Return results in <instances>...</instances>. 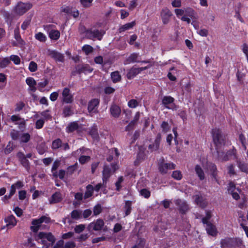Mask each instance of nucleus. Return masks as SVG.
Returning a JSON list of instances; mask_svg holds the SVG:
<instances>
[{
  "instance_id": "7ed1b4c3",
  "label": "nucleus",
  "mask_w": 248,
  "mask_h": 248,
  "mask_svg": "<svg viewBox=\"0 0 248 248\" xmlns=\"http://www.w3.org/2000/svg\"><path fill=\"white\" fill-rule=\"evenodd\" d=\"M118 166L117 164H112L110 167L105 165L102 172V180L103 184H106L110 176L118 169Z\"/></svg>"
},
{
  "instance_id": "5701e85b",
  "label": "nucleus",
  "mask_w": 248,
  "mask_h": 248,
  "mask_svg": "<svg viewBox=\"0 0 248 248\" xmlns=\"http://www.w3.org/2000/svg\"><path fill=\"white\" fill-rule=\"evenodd\" d=\"M110 112L113 117L118 118L121 114V110L118 106L114 104L110 108Z\"/></svg>"
},
{
  "instance_id": "c03bdc74",
  "label": "nucleus",
  "mask_w": 248,
  "mask_h": 248,
  "mask_svg": "<svg viewBox=\"0 0 248 248\" xmlns=\"http://www.w3.org/2000/svg\"><path fill=\"white\" fill-rule=\"evenodd\" d=\"M62 140L59 139L55 140L52 142V148L53 149H57L59 148L62 146Z\"/></svg>"
},
{
  "instance_id": "0e129e2a",
  "label": "nucleus",
  "mask_w": 248,
  "mask_h": 248,
  "mask_svg": "<svg viewBox=\"0 0 248 248\" xmlns=\"http://www.w3.org/2000/svg\"><path fill=\"white\" fill-rule=\"evenodd\" d=\"M41 116L44 118L45 120H48L51 119V116L48 113V111H44L41 113Z\"/></svg>"
},
{
  "instance_id": "0eeeda50",
  "label": "nucleus",
  "mask_w": 248,
  "mask_h": 248,
  "mask_svg": "<svg viewBox=\"0 0 248 248\" xmlns=\"http://www.w3.org/2000/svg\"><path fill=\"white\" fill-rule=\"evenodd\" d=\"M90 152V150L82 148L73 153V155L74 156L80 155V157L79 158V162L81 164H83L90 160V156L85 155L86 154H88Z\"/></svg>"
},
{
  "instance_id": "052dcab7",
  "label": "nucleus",
  "mask_w": 248,
  "mask_h": 248,
  "mask_svg": "<svg viewBox=\"0 0 248 248\" xmlns=\"http://www.w3.org/2000/svg\"><path fill=\"white\" fill-rule=\"evenodd\" d=\"M85 228V226L83 224L77 225L74 229L76 233H80L82 232Z\"/></svg>"
},
{
  "instance_id": "e433bc0d",
  "label": "nucleus",
  "mask_w": 248,
  "mask_h": 248,
  "mask_svg": "<svg viewBox=\"0 0 248 248\" xmlns=\"http://www.w3.org/2000/svg\"><path fill=\"white\" fill-rule=\"evenodd\" d=\"M111 79L113 82H117L121 80V76L118 71L112 72L111 74Z\"/></svg>"
},
{
  "instance_id": "1a4fd4ad",
  "label": "nucleus",
  "mask_w": 248,
  "mask_h": 248,
  "mask_svg": "<svg viewBox=\"0 0 248 248\" xmlns=\"http://www.w3.org/2000/svg\"><path fill=\"white\" fill-rule=\"evenodd\" d=\"M213 141L217 147L224 144V138L218 129H214L212 131Z\"/></svg>"
},
{
  "instance_id": "3c124183",
  "label": "nucleus",
  "mask_w": 248,
  "mask_h": 248,
  "mask_svg": "<svg viewBox=\"0 0 248 248\" xmlns=\"http://www.w3.org/2000/svg\"><path fill=\"white\" fill-rule=\"evenodd\" d=\"M90 135L92 136L94 140H97L98 139V134L97 130L96 127L93 128L90 131Z\"/></svg>"
},
{
  "instance_id": "6ab92c4d",
  "label": "nucleus",
  "mask_w": 248,
  "mask_h": 248,
  "mask_svg": "<svg viewBox=\"0 0 248 248\" xmlns=\"http://www.w3.org/2000/svg\"><path fill=\"white\" fill-rule=\"evenodd\" d=\"M63 199V196L59 192L54 193L49 199L50 204H54L60 202Z\"/></svg>"
},
{
  "instance_id": "680f3d73",
  "label": "nucleus",
  "mask_w": 248,
  "mask_h": 248,
  "mask_svg": "<svg viewBox=\"0 0 248 248\" xmlns=\"http://www.w3.org/2000/svg\"><path fill=\"white\" fill-rule=\"evenodd\" d=\"M139 55L136 53L132 54L128 58V61L129 62H137Z\"/></svg>"
},
{
  "instance_id": "b1692460",
  "label": "nucleus",
  "mask_w": 248,
  "mask_h": 248,
  "mask_svg": "<svg viewBox=\"0 0 248 248\" xmlns=\"http://www.w3.org/2000/svg\"><path fill=\"white\" fill-rule=\"evenodd\" d=\"M160 140L161 136L160 134H158L157 135L154 143L149 145V149H150L151 152L158 150L159 147Z\"/></svg>"
},
{
  "instance_id": "e2e57ef3",
  "label": "nucleus",
  "mask_w": 248,
  "mask_h": 248,
  "mask_svg": "<svg viewBox=\"0 0 248 248\" xmlns=\"http://www.w3.org/2000/svg\"><path fill=\"white\" fill-rule=\"evenodd\" d=\"M140 194L145 198H148L150 196V192L146 189L140 190Z\"/></svg>"
},
{
  "instance_id": "f704fd0d",
  "label": "nucleus",
  "mask_w": 248,
  "mask_h": 248,
  "mask_svg": "<svg viewBox=\"0 0 248 248\" xmlns=\"http://www.w3.org/2000/svg\"><path fill=\"white\" fill-rule=\"evenodd\" d=\"M34 38L41 42H45L47 39L46 35L41 32L35 33Z\"/></svg>"
},
{
  "instance_id": "9b49d317",
  "label": "nucleus",
  "mask_w": 248,
  "mask_h": 248,
  "mask_svg": "<svg viewBox=\"0 0 248 248\" xmlns=\"http://www.w3.org/2000/svg\"><path fill=\"white\" fill-rule=\"evenodd\" d=\"M172 15L171 11L168 8L165 7L162 9L160 12V17L163 24H168Z\"/></svg>"
},
{
  "instance_id": "f03ea898",
  "label": "nucleus",
  "mask_w": 248,
  "mask_h": 248,
  "mask_svg": "<svg viewBox=\"0 0 248 248\" xmlns=\"http://www.w3.org/2000/svg\"><path fill=\"white\" fill-rule=\"evenodd\" d=\"M174 13L178 18H180L183 21L190 23L191 20L188 16L192 17L195 14L194 10L190 7L185 9H175Z\"/></svg>"
},
{
  "instance_id": "f8f14e48",
  "label": "nucleus",
  "mask_w": 248,
  "mask_h": 248,
  "mask_svg": "<svg viewBox=\"0 0 248 248\" xmlns=\"http://www.w3.org/2000/svg\"><path fill=\"white\" fill-rule=\"evenodd\" d=\"M206 172L210 174L213 179L218 182L217 170L216 166L212 163H207L206 165Z\"/></svg>"
},
{
  "instance_id": "603ef678",
  "label": "nucleus",
  "mask_w": 248,
  "mask_h": 248,
  "mask_svg": "<svg viewBox=\"0 0 248 248\" xmlns=\"http://www.w3.org/2000/svg\"><path fill=\"white\" fill-rule=\"evenodd\" d=\"M77 163L72 165L67 168V174H72L77 169Z\"/></svg>"
},
{
  "instance_id": "a878e982",
  "label": "nucleus",
  "mask_w": 248,
  "mask_h": 248,
  "mask_svg": "<svg viewBox=\"0 0 248 248\" xmlns=\"http://www.w3.org/2000/svg\"><path fill=\"white\" fill-rule=\"evenodd\" d=\"M26 82L29 85L30 87V90L31 91H32V92H34L36 90V82L32 78H28L26 79Z\"/></svg>"
},
{
  "instance_id": "69168bd1",
  "label": "nucleus",
  "mask_w": 248,
  "mask_h": 248,
  "mask_svg": "<svg viewBox=\"0 0 248 248\" xmlns=\"http://www.w3.org/2000/svg\"><path fill=\"white\" fill-rule=\"evenodd\" d=\"M44 120L43 119L38 120L35 123V128L38 129L42 128L44 125Z\"/></svg>"
},
{
  "instance_id": "ddd939ff",
  "label": "nucleus",
  "mask_w": 248,
  "mask_h": 248,
  "mask_svg": "<svg viewBox=\"0 0 248 248\" xmlns=\"http://www.w3.org/2000/svg\"><path fill=\"white\" fill-rule=\"evenodd\" d=\"M62 100L63 102L70 104L73 101V95L71 93L70 90L69 88L66 87L62 90Z\"/></svg>"
},
{
  "instance_id": "aec40b11",
  "label": "nucleus",
  "mask_w": 248,
  "mask_h": 248,
  "mask_svg": "<svg viewBox=\"0 0 248 248\" xmlns=\"http://www.w3.org/2000/svg\"><path fill=\"white\" fill-rule=\"evenodd\" d=\"M49 55L57 61H59L60 62H63L64 61V59L63 54L57 51L54 50L50 51Z\"/></svg>"
},
{
  "instance_id": "a19ab883",
  "label": "nucleus",
  "mask_w": 248,
  "mask_h": 248,
  "mask_svg": "<svg viewBox=\"0 0 248 248\" xmlns=\"http://www.w3.org/2000/svg\"><path fill=\"white\" fill-rule=\"evenodd\" d=\"M6 76L2 73H0V89H2L4 88L6 84Z\"/></svg>"
},
{
  "instance_id": "9d476101",
  "label": "nucleus",
  "mask_w": 248,
  "mask_h": 248,
  "mask_svg": "<svg viewBox=\"0 0 248 248\" xmlns=\"http://www.w3.org/2000/svg\"><path fill=\"white\" fill-rule=\"evenodd\" d=\"M159 161V170L162 174L167 173L168 170L174 169L175 168L176 165L174 163H166L163 158L160 159Z\"/></svg>"
},
{
  "instance_id": "4d7b16f0",
  "label": "nucleus",
  "mask_w": 248,
  "mask_h": 248,
  "mask_svg": "<svg viewBox=\"0 0 248 248\" xmlns=\"http://www.w3.org/2000/svg\"><path fill=\"white\" fill-rule=\"evenodd\" d=\"M56 176H53L55 178L59 177L61 179H63L65 175V171L63 170H60L59 172L56 171Z\"/></svg>"
},
{
  "instance_id": "393cba45",
  "label": "nucleus",
  "mask_w": 248,
  "mask_h": 248,
  "mask_svg": "<svg viewBox=\"0 0 248 248\" xmlns=\"http://www.w3.org/2000/svg\"><path fill=\"white\" fill-rule=\"evenodd\" d=\"M136 25L135 21H132L130 23H127L124 25L121 26L118 31L120 33L124 32L126 31L132 29Z\"/></svg>"
},
{
  "instance_id": "c85d7f7f",
  "label": "nucleus",
  "mask_w": 248,
  "mask_h": 248,
  "mask_svg": "<svg viewBox=\"0 0 248 248\" xmlns=\"http://www.w3.org/2000/svg\"><path fill=\"white\" fill-rule=\"evenodd\" d=\"M195 171L196 172V173L199 177V179L201 180H202L204 179L205 178V174L204 173V171L201 167L199 165H197L195 167Z\"/></svg>"
},
{
  "instance_id": "7c9ffc66",
  "label": "nucleus",
  "mask_w": 248,
  "mask_h": 248,
  "mask_svg": "<svg viewBox=\"0 0 248 248\" xmlns=\"http://www.w3.org/2000/svg\"><path fill=\"white\" fill-rule=\"evenodd\" d=\"M5 222L7 223V225H11L15 226L16 224V220L15 217L13 215H10L4 219Z\"/></svg>"
},
{
  "instance_id": "bf43d9fd",
  "label": "nucleus",
  "mask_w": 248,
  "mask_h": 248,
  "mask_svg": "<svg viewBox=\"0 0 248 248\" xmlns=\"http://www.w3.org/2000/svg\"><path fill=\"white\" fill-rule=\"evenodd\" d=\"M139 103L135 99H131L128 102V106L131 108H135L138 106Z\"/></svg>"
},
{
  "instance_id": "4c0bfd02",
  "label": "nucleus",
  "mask_w": 248,
  "mask_h": 248,
  "mask_svg": "<svg viewBox=\"0 0 248 248\" xmlns=\"http://www.w3.org/2000/svg\"><path fill=\"white\" fill-rule=\"evenodd\" d=\"M78 128V124L76 122H73L70 123L68 126L66 127V131L68 132H72Z\"/></svg>"
},
{
  "instance_id": "423d86ee",
  "label": "nucleus",
  "mask_w": 248,
  "mask_h": 248,
  "mask_svg": "<svg viewBox=\"0 0 248 248\" xmlns=\"http://www.w3.org/2000/svg\"><path fill=\"white\" fill-rule=\"evenodd\" d=\"M44 30L47 32L49 37L53 40H57L60 36V31L55 29L53 25H47L44 26Z\"/></svg>"
},
{
  "instance_id": "09e8293b",
  "label": "nucleus",
  "mask_w": 248,
  "mask_h": 248,
  "mask_svg": "<svg viewBox=\"0 0 248 248\" xmlns=\"http://www.w3.org/2000/svg\"><path fill=\"white\" fill-rule=\"evenodd\" d=\"M20 134H19V132L18 131L15 130H12L10 133L11 138L14 140L19 139Z\"/></svg>"
},
{
  "instance_id": "5fc2aeb1",
  "label": "nucleus",
  "mask_w": 248,
  "mask_h": 248,
  "mask_svg": "<svg viewBox=\"0 0 248 248\" xmlns=\"http://www.w3.org/2000/svg\"><path fill=\"white\" fill-rule=\"evenodd\" d=\"M12 61L15 64H19L20 62V59L17 55H11L10 56V61Z\"/></svg>"
},
{
  "instance_id": "f257e3e1",
  "label": "nucleus",
  "mask_w": 248,
  "mask_h": 248,
  "mask_svg": "<svg viewBox=\"0 0 248 248\" xmlns=\"http://www.w3.org/2000/svg\"><path fill=\"white\" fill-rule=\"evenodd\" d=\"M35 240L43 245L42 248H47L54 243L55 238L50 232H40L36 235Z\"/></svg>"
},
{
  "instance_id": "13d9d810",
  "label": "nucleus",
  "mask_w": 248,
  "mask_h": 248,
  "mask_svg": "<svg viewBox=\"0 0 248 248\" xmlns=\"http://www.w3.org/2000/svg\"><path fill=\"white\" fill-rule=\"evenodd\" d=\"M144 245V239L140 238L138 240V244L137 245H136L133 248H143Z\"/></svg>"
},
{
  "instance_id": "864d4df0",
  "label": "nucleus",
  "mask_w": 248,
  "mask_h": 248,
  "mask_svg": "<svg viewBox=\"0 0 248 248\" xmlns=\"http://www.w3.org/2000/svg\"><path fill=\"white\" fill-rule=\"evenodd\" d=\"M124 181V178L123 176H120L118 178L117 181L115 183V186L116 190L119 191L121 188V184Z\"/></svg>"
},
{
  "instance_id": "412c9836",
  "label": "nucleus",
  "mask_w": 248,
  "mask_h": 248,
  "mask_svg": "<svg viewBox=\"0 0 248 248\" xmlns=\"http://www.w3.org/2000/svg\"><path fill=\"white\" fill-rule=\"evenodd\" d=\"M175 203L179 207L180 212L184 213L188 210V205L185 201L178 199L175 201Z\"/></svg>"
},
{
  "instance_id": "473e14b6",
  "label": "nucleus",
  "mask_w": 248,
  "mask_h": 248,
  "mask_svg": "<svg viewBox=\"0 0 248 248\" xmlns=\"http://www.w3.org/2000/svg\"><path fill=\"white\" fill-rule=\"evenodd\" d=\"M82 211L79 210H74L71 213V217L72 219L78 220L81 218Z\"/></svg>"
},
{
  "instance_id": "a18cd8bd",
  "label": "nucleus",
  "mask_w": 248,
  "mask_h": 248,
  "mask_svg": "<svg viewBox=\"0 0 248 248\" xmlns=\"http://www.w3.org/2000/svg\"><path fill=\"white\" fill-rule=\"evenodd\" d=\"M171 176L174 179L177 180H180L182 178V174L179 170H175L173 171Z\"/></svg>"
},
{
  "instance_id": "72a5a7b5",
  "label": "nucleus",
  "mask_w": 248,
  "mask_h": 248,
  "mask_svg": "<svg viewBox=\"0 0 248 248\" xmlns=\"http://www.w3.org/2000/svg\"><path fill=\"white\" fill-rule=\"evenodd\" d=\"M195 201L197 205L204 208L206 205V202L203 200V198L199 195H196Z\"/></svg>"
},
{
  "instance_id": "20e7f679",
  "label": "nucleus",
  "mask_w": 248,
  "mask_h": 248,
  "mask_svg": "<svg viewBox=\"0 0 248 248\" xmlns=\"http://www.w3.org/2000/svg\"><path fill=\"white\" fill-rule=\"evenodd\" d=\"M49 221L50 218L46 216H43L38 219H33L31 221V230L33 232H36L39 230L42 223H48Z\"/></svg>"
},
{
  "instance_id": "39448f33",
  "label": "nucleus",
  "mask_w": 248,
  "mask_h": 248,
  "mask_svg": "<svg viewBox=\"0 0 248 248\" xmlns=\"http://www.w3.org/2000/svg\"><path fill=\"white\" fill-rule=\"evenodd\" d=\"M220 244L222 248H228L239 246L242 241L240 239L227 238L222 240Z\"/></svg>"
},
{
  "instance_id": "79ce46f5",
  "label": "nucleus",
  "mask_w": 248,
  "mask_h": 248,
  "mask_svg": "<svg viewBox=\"0 0 248 248\" xmlns=\"http://www.w3.org/2000/svg\"><path fill=\"white\" fill-rule=\"evenodd\" d=\"M93 47L90 45H86L82 47V50L88 55L93 51Z\"/></svg>"
},
{
  "instance_id": "338daca9",
  "label": "nucleus",
  "mask_w": 248,
  "mask_h": 248,
  "mask_svg": "<svg viewBox=\"0 0 248 248\" xmlns=\"http://www.w3.org/2000/svg\"><path fill=\"white\" fill-rule=\"evenodd\" d=\"M171 5L174 8L180 7L182 5L181 0H173L171 1Z\"/></svg>"
},
{
  "instance_id": "bb28decb",
  "label": "nucleus",
  "mask_w": 248,
  "mask_h": 248,
  "mask_svg": "<svg viewBox=\"0 0 248 248\" xmlns=\"http://www.w3.org/2000/svg\"><path fill=\"white\" fill-rule=\"evenodd\" d=\"M206 230L207 232L210 235L215 236L217 234V231L216 227L211 223L206 224Z\"/></svg>"
},
{
  "instance_id": "ea45409f",
  "label": "nucleus",
  "mask_w": 248,
  "mask_h": 248,
  "mask_svg": "<svg viewBox=\"0 0 248 248\" xmlns=\"http://www.w3.org/2000/svg\"><path fill=\"white\" fill-rule=\"evenodd\" d=\"M60 165V161L59 160H56L53 163L52 169H51V171L52 173L53 176H56V171L57 169L59 168Z\"/></svg>"
},
{
  "instance_id": "2eb2a0df",
  "label": "nucleus",
  "mask_w": 248,
  "mask_h": 248,
  "mask_svg": "<svg viewBox=\"0 0 248 248\" xmlns=\"http://www.w3.org/2000/svg\"><path fill=\"white\" fill-rule=\"evenodd\" d=\"M149 66L138 68L133 67L131 68L127 74V77L128 79H132L140 73L141 71L147 69Z\"/></svg>"
},
{
  "instance_id": "49530a36",
  "label": "nucleus",
  "mask_w": 248,
  "mask_h": 248,
  "mask_svg": "<svg viewBox=\"0 0 248 248\" xmlns=\"http://www.w3.org/2000/svg\"><path fill=\"white\" fill-rule=\"evenodd\" d=\"M125 215H128L131 210V202L130 201H126L125 203Z\"/></svg>"
},
{
  "instance_id": "dca6fc26",
  "label": "nucleus",
  "mask_w": 248,
  "mask_h": 248,
  "mask_svg": "<svg viewBox=\"0 0 248 248\" xmlns=\"http://www.w3.org/2000/svg\"><path fill=\"white\" fill-rule=\"evenodd\" d=\"M99 100L98 99H93L88 103V109L90 113H96L97 111Z\"/></svg>"
},
{
  "instance_id": "a211bd4d",
  "label": "nucleus",
  "mask_w": 248,
  "mask_h": 248,
  "mask_svg": "<svg viewBox=\"0 0 248 248\" xmlns=\"http://www.w3.org/2000/svg\"><path fill=\"white\" fill-rule=\"evenodd\" d=\"M14 37L16 43H17V45H19V46L20 47H23L25 45V43L20 35L18 26H17L14 30Z\"/></svg>"
},
{
  "instance_id": "774afa93",
  "label": "nucleus",
  "mask_w": 248,
  "mask_h": 248,
  "mask_svg": "<svg viewBox=\"0 0 248 248\" xmlns=\"http://www.w3.org/2000/svg\"><path fill=\"white\" fill-rule=\"evenodd\" d=\"M102 211V208L100 205L97 204L93 208V214L96 216L99 215Z\"/></svg>"
},
{
  "instance_id": "de8ad7c7",
  "label": "nucleus",
  "mask_w": 248,
  "mask_h": 248,
  "mask_svg": "<svg viewBox=\"0 0 248 248\" xmlns=\"http://www.w3.org/2000/svg\"><path fill=\"white\" fill-rule=\"evenodd\" d=\"M10 63V59L8 58L2 59L0 62V67L4 68L6 67Z\"/></svg>"
},
{
  "instance_id": "6e6d98bb",
  "label": "nucleus",
  "mask_w": 248,
  "mask_h": 248,
  "mask_svg": "<svg viewBox=\"0 0 248 248\" xmlns=\"http://www.w3.org/2000/svg\"><path fill=\"white\" fill-rule=\"evenodd\" d=\"M13 150V143H11L10 142L8 143L6 147L4 150V153L5 154H9Z\"/></svg>"
},
{
  "instance_id": "c756f323",
  "label": "nucleus",
  "mask_w": 248,
  "mask_h": 248,
  "mask_svg": "<svg viewBox=\"0 0 248 248\" xmlns=\"http://www.w3.org/2000/svg\"><path fill=\"white\" fill-rule=\"evenodd\" d=\"M174 99L173 97L170 96H165L162 99V103L164 106H165L166 108H170L168 105L174 102Z\"/></svg>"
},
{
  "instance_id": "37998d69",
  "label": "nucleus",
  "mask_w": 248,
  "mask_h": 248,
  "mask_svg": "<svg viewBox=\"0 0 248 248\" xmlns=\"http://www.w3.org/2000/svg\"><path fill=\"white\" fill-rule=\"evenodd\" d=\"M39 154L43 155L46 151V147L44 143H42L37 147Z\"/></svg>"
},
{
  "instance_id": "4468645a",
  "label": "nucleus",
  "mask_w": 248,
  "mask_h": 248,
  "mask_svg": "<svg viewBox=\"0 0 248 248\" xmlns=\"http://www.w3.org/2000/svg\"><path fill=\"white\" fill-rule=\"evenodd\" d=\"M87 33L90 38H97L98 40H101L105 32L103 30L99 31L97 29H92L88 31Z\"/></svg>"
},
{
  "instance_id": "4be33fe9",
  "label": "nucleus",
  "mask_w": 248,
  "mask_h": 248,
  "mask_svg": "<svg viewBox=\"0 0 248 248\" xmlns=\"http://www.w3.org/2000/svg\"><path fill=\"white\" fill-rule=\"evenodd\" d=\"M217 154L219 159L222 161H226L229 159L231 155H235V152L233 151L228 152L225 154L223 152L217 151Z\"/></svg>"
},
{
  "instance_id": "8fccbe9b",
  "label": "nucleus",
  "mask_w": 248,
  "mask_h": 248,
  "mask_svg": "<svg viewBox=\"0 0 248 248\" xmlns=\"http://www.w3.org/2000/svg\"><path fill=\"white\" fill-rule=\"evenodd\" d=\"M29 69L31 72H35L37 69V64L34 62H30L29 65Z\"/></svg>"
},
{
  "instance_id": "2f4dec72",
  "label": "nucleus",
  "mask_w": 248,
  "mask_h": 248,
  "mask_svg": "<svg viewBox=\"0 0 248 248\" xmlns=\"http://www.w3.org/2000/svg\"><path fill=\"white\" fill-rule=\"evenodd\" d=\"M140 117V113L139 112H137L134 116V120L131 121L125 127V130L129 131L131 129H132V126L134 125L135 123L139 120Z\"/></svg>"
},
{
  "instance_id": "f3484780",
  "label": "nucleus",
  "mask_w": 248,
  "mask_h": 248,
  "mask_svg": "<svg viewBox=\"0 0 248 248\" xmlns=\"http://www.w3.org/2000/svg\"><path fill=\"white\" fill-rule=\"evenodd\" d=\"M104 225V222L103 220L98 219H97L95 221L91 223L89 225V229L93 230L94 231H99L102 229V227Z\"/></svg>"
},
{
  "instance_id": "c9c22d12",
  "label": "nucleus",
  "mask_w": 248,
  "mask_h": 248,
  "mask_svg": "<svg viewBox=\"0 0 248 248\" xmlns=\"http://www.w3.org/2000/svg\"><path fill=\"white\" fill-rule=\"evenodd\" d=\"M93 186L91 185H88L86 187V191L85 193L84 198L86 199L91 197L93 195Z\"/></svg>"
},
{
  "instance_id": "58836bf2",
  "label": "nucleus",
  "mask_w": 248,
  "mask_h": 248,
  "mask_svg": "<svg viewBox=\"0 0 248 248\" xmlns=\"http://www.w3.org/2000/svg\"><path fill=\"white\" fill-rule=\"evenodd\" d=\"M237 165L242 171L248 173V165L247 164L244 162H238Z\"/></svg>"
},
{
  "instance_id": "6e6552de",
  "label": "nucleus",
  "mask_w": 248,
  "mask_h": 248,
  "mask_svg": "<svg viewBox=\"0 0 248 248\" xmlns=\"http://www.w3.org/2000/svg\"><path fill=\"white\" fill-rule=\"evenodd\" d=\"M32 7L30 3L18 2L15 8V14L19 16L23 15Z\"/></svg>"
},
{
  "instance_id": "cd10ccee",
  "label": "nucleus",
  "mask_w": 248,
  "mask_h": 248,
  "mask_svg": "<svg viewBox=\"0 0 248 248\" xmlns=\"http://www.w3.org/2000/svg\"><path fill=\"white\" fill-rule=\"evenodd\" d=\"M31 135L28 133H22L19 136V141L20 143H26L30 141Z\"/></svg>"
}]
</instances>
